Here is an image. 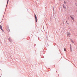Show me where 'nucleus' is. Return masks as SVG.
Instances as JSON below:
<instances>
[{
    "label": "nucleus",
    "mask_w": 77,
    "mask_h": 77,
    "mask_svg": "<svg viewBox=\"0 0 77 77\" xmlns=\"http://www.w3.org/2000/svg\"><path fill=\"white\" fill-rule=\"evenodd\" d=\"M70 34V32H67V37H69Z\"/></svg>",
    "instance_id": "1"
},
{
    "label": "nucleus",
    "mask_w": 77,
    "mask_h": 77,
    "mask_svg": "<svg viewBox=\"0 0 77 77\" xmlns=\"http://www.w3.org/2000/svg\"><path fill=\"white\" fill-rule=\"evenodd\" d=\"M35 20H36V22H37V18L36 17V14H35Z\"/></svg>",
    "instance_id": "2"
},
{
    "label": "nucleus",
    "mask_w": 77,
    "mask_h": 77,
    "mask_svg": "<svg viewBox=\"0 0 77 77\" xmlns=\"http://www.w3.org/2000/svg\"><path fill=\"white\" fill-rule=\"evenodd\" d=\"M63 7L64 8H66V6L65 5H63Z\"/></svg>",
    "instance_id": "3"
},
{
    "label": "nucleus",
    "mask_w": 77,
    "mask_h": 77,
    "mask_svg": "<svg viewBox=\"0 0 77 77\" xmlns=\"http://www.w3.org/2000/svg\"><path fill=\"white\" fill-rule=\"evenodd\" d=\"M71 18L72 20H74V18L73 17H72V16H71Z\"/></svg>",
    "instance_id": "4"
},
{
    "label": "nucleus",
    "mask_w": 77,
    "mask_h": 77,
    "mask_svg": "<svg viewBox=\"0 0 77 77\" xmlns=\"http://www.w3.org/2000/svg\"><path fill=\"white\" fill-rule=\"evenodd\" d=\"M7 31H8V32H9L10 29H9V28H8V29H7Z\"/></svg>",
    "instance_id": "5"
},
{
    "label": "nucleus",
    "mask_w": 77,
    "mask_h": 77,
    "mask_svg": "<svg viewBox=\"0 0 77 77\" xmlns=\"http://www.w3.org/2000/svg\"><path fill=\"white\" fill-rule=\"evenodd\" d=\"M70 50L71 51H72V48H71V47H70Z\"/></svg>",
    "instance_id": "6"
},
{
    "label": "nucleus",
    "mask_w": 77,
    "mask_h": 77,
    "mask_svg": "<svg viewBox=\"0 0 77 77\" xmlns=\"http://www.w3.org/2000/svg\"><path fill=\"white\" fill-rule=\"evenodd\" d=\"M64 51H66V48H64Z\"/></svg>",
    "instance_id": "7"
},
{
    "label": "nucleus",
    "mask_w": 77,
    "mask_h": 77,
    "mask_svg": "<svg viewBox=\"0 0 77 77\" xmlns=\"http://www.w3.org/2000/svg\"><path fill=\"white\" fill-rule=\"evenodd\" d=\"M2 28V26H0V29H1Z\"/></svg>",
    "instance_id": "8"
},
{
    "label": "nucleus",
    "mask_w": 77,
    "mask_h": 77,
    "mask_svg": "<svg viewBox=\"0 0 77 77\" xmlns=\"http://www.w3.org/2000/svg\"><path fill=\"white\" fill-rule=\"evenodd\" d=\"M66 23H67V24H69V23H67V20H66Z\"/></svg>",
    "instance_id": "9"
},
{
    "label": "nucleus",
    "mask_w": 77,
    "mask_h": 77,
    "mask_svg": "<svg viewBox=\"0 0 77 77\" xmlns=\"http://www.w3.org/2000/svg\"><path fill=\"white\" fill-rule=\"evenodd\" d=\"M64 4H66V1H64Z\"/></svg>",
    "instance_id": "10"
},
{
    "label": "nucleus",
    "mask_w": 77,
    "mask_h": 77,
    "mask_svg": "<svg viewBox=\"0 0 77 77\" xmlns=\"http://www.w3.org/2000/svg\"><path fill=\"white\" fill-rule=\"evenodd\" d=\"M71 42L72 43H74V42L73 41H71Z\"/></svg>",
    "instance_id": "11"
},
{
    "label": "nucleus",
    "mask_w": 77,
    "mask_h": 77,
    "mask_svg": "<svg viewBox=\"0 0 77 77\" xmlns=\"http://www.w3.org/2000/svg\"><path fill=\"white\" fill-rule=\"evenodd\" d=\"M1 30H2V31H3V29H2V28H1Z\"/></svg>",
    "instance_id": "12"
},
{
    "label": "nucleus",
    "mask_w": 77,
    "mask_h": 77,
    "mask_svg": "<svg viewBox=\"0 0 77 77\" xmlns=\"http://www.w3.org/2000/svg\"><path fill=\"white\" fill-rule=\"evenodd\" d=\"M75 5H76V6L77 7V4L76 3L75 4Z\"/></svg>",
    "instance_id": "13"
},
{
    "label": "nucleus",
    "mask_w": 77,
    "mask_h": 77,
    "mask_svg": "<svg viewBox=\"0 0 77 77\" xmlns=\"http://www.w3.org/2000/svg\"><path fill=\"white\" fill-rule=\"evenodd\" d=\"M8 1H9V0H8V1H7V4H8Z\"/></svg>",
    "instance_id": "14"
},
{
    "label": "nucleus",
    "mask_w": 77,
    "mask_h": 77,
    "mask_svg": "<svg viewBox=\"0 0 77 77\" xmlns=\"http://www.w3.org/2000/svg\"><path fill=\"white\" fill-rule=\"evenodd\" d=\"M9 41H10V39H9Z\"/></svg>",
    "instance_id": "15"
}]
</instances>
